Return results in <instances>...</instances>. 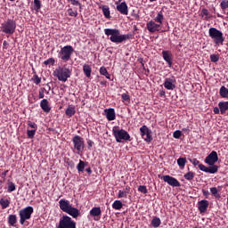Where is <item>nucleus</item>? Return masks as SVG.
<instances>
[{
  "label": "nucleus",
  "instance_id": "f257e3e1",
  "mask_svg": "<svg viewBox=\"0 0 228 228\" xmlns=\"http://www.w3.org/2000/svg\"><path fill=\"white\" fill-rule=\"evenodd\" d=\"M216 161H218V153L213 151L205 159V163L209 165V167L203 164H200L199 168L201 172H206V174H216V172H218V166L215 165Z\"/></svg>",
  "mask_w": 228,
  "mask_h": 228
},
{
  "label": "nucleus",
  "instance_id": "f03ea898",
  "mask_svg": "<svg viewBox=\"0 0 228 228\" xmlns=\"http://www.w3.org/2000/svg\"><path fill=\"white\" fill-rule=\"evenodd\" d=\"M104 33L106 36H110V40L116 44L123 43L124 41L130 39L132 37L130 34L121 35L120 30L116 28H106L104 29Z\"/></svg>",
  "mask_w": 228,
  "mask_h": 228
},
{
  "label": "nucleus",
  "instance_id": "7ed1b4c3",
  "mask_svg": "<svg viewBox=\"0 0 228 228\" xmlns=\"http://www.w3.org/2000/svg\"><path fill=\"white\" fill-rule=\"evenodd\" d=\"M59 208L62 212L70 216L74 219H77L80 216L79 209L77 208H74L70 204L69 200H64V199L60 200Z\"/></svg>",
  "mask_w": 228,
  "mask_h": 228
},
{
  "label": "nucleus",
  "instance_id": "20e7f679",
  "mask_svg": "<svg viewBox=\"0 0 228 228\" xmlns=\"http://www.w3.org/2000/svg\"><path fill=\"white\" fill-rule=\"evenodd\" d=\"M112 134L117 143H122V142H131L130 134L124 129H120L119 126L112 127Z\"/></svg>",
  "mask_w": 228,
  "mask_h": 228
},
{
  "label": "nucleus",
  "instance_id": "39448f33",
  "mask_svg": "<svg viewBox=\"0 0 228 228\" xmlns=\"http://www.w3.org/2000/svg\"><path fill=\"white\" fill-rule=\"evenodd\" d=\"M71 75L72 70L66 67H58L53 70V77H56L61 82H67Z\"/></svg>",
  "mask_w": 228,
  "mask_h": 228
},
{
  "label": "nucleus",
  "instance_id": "423d86ee",
  "mask_svg": "<svg viewBox=\"0 0 228 228\" xmlns=\"http://www.w3.org/2000/svg\"><path fill=\"white\" fill-rule=\"evenodd\" d=\"M17 28V23L14 20L8 19L5 22L0 26V30L5 34L12 35Z\"/></svg>",
  "mask_w": 228,
  "mask_h": 228
},
{
  "label": "nucleus",
  "instance_id": "0eeeda50",
  "mask_svg": "<svg viewBox=\"0 0 228 228\" xmlns=\"http://www.w3.org/2000/svg\"><path fill=\"white\" fill-rule=\"evenodd\" d=\"M34 213V208L31 206H28L19 211V216H20V224L21 225H24L26 221L30 220L31 216Z\"/></svg>",
  "mask_w": 228,
  "mask_h": 228
},
{
  "label": "nucleus",
  "instance_id": "6e6552de",
  "mask_svg": "<svg viewBox=\"0 0 228 228\" xmlns=\"http://www.w3.org/2000/svg\"><path fill=\"white\" fill-rule=\"evenodd\" d=\"M57 228H77V223L67 215L60 218Z\"/></svg>",
  "mask_w": 228,
  "mask_h": 228
},
{
  "label": "nucleus",
  "instance_id": "1a4fd4ad",
  "mask_svg": "<svg viewBox=\"0 0 228 228\" xmlns=\"http://www.w3.org/2000/svg\"><path fill=\"white\" fill-rule=\"evenodd\" d=\"M209 37L214 40L216 45H223L224 38L223 33L216 28L208 29Z\"/></svg>",
  "mask_w": 228,
  "mask_h": 228
},
{
  "label": "nucleus",
  "instance_id": "9d476101",
  "mask_svg": "<svg viewBox=\"0 0 228 228\" xmlns=\"http://www.w3.org/2000/svg\"><path fill=\"white\" fill-rule=\"evenodd\" d=\"M74 52L75 50L73 46L71 45L63 46L59 52V58H61L64 62H67L71 59V56Z\"/></svg>",
  "mask_w": 228,
  "mask_h": 228
},
{
  "label": "nucleus",
  "instance_id": "9b49d317",
  "mask_svg": "<svg viewBox=\"0 0 228 228\" xmlns=\"http://www.w3.org/2000/svg\"><path fill=\"white\" fill-rule=\"evenodd\" d=\"M140 133L144 142H146L147 143H151V142H152V131L146 125L142 126L140 128Z\"/></svg>",
  "mask_w": 228,
  "mask_h": 228
},
{
  "label": "nucleus",
  "instance_id": "f8f14e48",
  "mask_svg": "<svg viewBox=\"0 0 228 228\" xmlns=\"http://www.w3.org/2000/svg\"><path fill=\"white\" fill-rule=\"evenodd\" d=\"M72 142H73L74 149H76V151H77V152H82V151H84L85 140L83 137H81L79 135H75L72 138Z\"/></svg>",
  "mask_w": 228,
  "mask_h": 228
},
{
  "label": "nucleus",
  "instance_id": "ddd939ff",
  "mask_svg": "<svg viewBox=\"0 0 228 228\" xmlns=\"http://www.w3.org/2000/svg\"><path fill=\"white\" fill-rule=\"evenodd\" d=\"M162 179L165 183H167L171 187H174V188L181 187V183H179L176 178H174L168 175H164Z\"/></svg>",
  "mask_w": 228,
  "mask_h": 228
},
{
  "label": "nucleus",
  "instance_id": "4468645a",
  "mask_svg": "<svg viewBox=\"0 0 228 228\" xmlns=\"http://www.w3.org/2000/svg\"><path fill=\"white\" fill-rule=\"evenodd\" d=\"M103 111L109 122H112L113 120H116L117 116H116V110L114 108L105 109Z\"/></svg>",
  "mask_w": 228,
  "mask_h": 228
},
{
  "label": "nucleus",
  "instance_id": "2eb2a0df",
  "mask_svg": "<svg viewBox=\"0 0 228 228\" xmlns=\"http://www.w3.org/2000/svg\"><path fill=\"white\" fill-rule=\"evenodd\" d=\"M161 25L157 24L155 21L151 20L147 23L146 28L151 33H155L156 31L160 30Z\"/></svg>",
  "mask_w": 228,
  "mask_h": 228
},
{
  "label": "nucleus",
  "instance_id": "dca6fc26",
  "mask_svg": "<svg viewBox=\"0 0 228 228\" xmlns=\"http://www.w3.org/2000/svg\"><path fill=\"white\" fill-rule=\"evenodd\" d=\"M209 207V201L206 200H202L198 202V209L200 214H204L208 211V208Z\"/></svg>",
  "mask_w": 228,
  "mask_h": 228
},
{
  "label": "nucleus",
  "instance_id": "f3484780",
  "mask_svg": "<svg viewBox=\"0 0 228 228\" xmlns=\"http://www.w3.org/2000/svg\"><path fill=\"white\" fill-rule=\"evenodd\" d=\"M164 87L167 90H174L175 88V79L170 77L166 78Z\"/></svg>",
  "mask_w": 228,
  "mask_h": 228
},
{
  "label": "nucleus",
  "instance_id": "a211bd4d",
  "mask_svg": "<svg viewBox=\"0 0 228 228\" xmlns=\"http://www.w3.org/2000/svg\"><path fill=\"white\" fill-rule=\"evenodd\" d=\"M162 57L164 61L167 63L168 67H172V53L170 51H163Z\"/></svg>",
  "mask_w": 228,
  "mask_h": 228
},
{
  "label": "nucleus",
  "instance_id": "6ab92c4d",
  "mask_svg": "<svg viewBox=\"0 0 228 228\" xmlns=\"http://www.w3.org/2000/svg\"><path fill=\"white\" fill-rule=\"evenodd\" d=\"M117 10L124 15H128L129 10H128V5L126 2H122L118 5H117Z\"/></svg>",
  "mask_w": 228,
  "mask_h": 228
},
{
  "label": "nucleus",
  "instance_id": "aec40b11",
  "mask_svg": "<svg viewBox=\"0 0 228 228\" xmlns=\"http://www.w3.org/2000/svg\"><path fill=\"white\" fill-rule=\"evenodd\" d=\"M40 107L41 109L45 112V113H48L51 111L52 108L50 107L49 105V102L47 99H43L41 102H40Z\"/></svg>",
  "mask_w": 228,
  "mask_h": 228
},
{
  "label": "nucleus",
  "instance_id": "412c9836",
  "mask_svg": "<svg viewBox=\"0 0 228 228\" xmlns=\"http://www.w3.org/2000/svg\"><path fill=\"white\" fill-rule=\"evenodd\" d=\"M102 211L100 207H94L90 210L89 215L92 217H100L102 216Z\"/></svg>",
  "mask_w": 228,
  "mask_h": 228
},
{
  "label": "nucleus",
  "instance_id": "4be33fe9",
  "mask_svg": "<svg viewBox=\"0 0 228 228\" xmlns=\"http://www.w3.org/2000/svg\"><path fill=\"white\" fill-rule=\"evenodd\" d=\"M65 114L69 117L71 118L73 115L76 114V107L73 105H69L68 108L65 110Z\"/></svg>",
  "mask_w": 228,
  "mask_h": 228
},
{
  "label": "nucleus",
  "instance_id": "5701e85b",
  "mask_svg": "<svg viewBox=\"0 0 228 228\" xmlns=\"http://www.w3.org/2000/svg\"><path fill=\"white\" fill-rule=\"evenodd\" d=\"M218 107L220 109V113L224 114L225 111L228 110V102H220L218 103Z\"/></svg>",
  "mask_w": 228,
  "mask_h": 228
},
{
  "label": "nucleus",
  "instance_id": "b1692460",
  "mask_svg": "<svg viewBox=\"0 0 228 228\" xmlns=\"http://www.w3.org/2000/svg\"><path fill=\"white\" fill-rule=\"evenodd\" d=\"M88 162H85L84 160H79L78 164L77 165V172H85L86 167H87Z\"/></svg>",
  "mask_w": 228,
  "mask_h": 228
},
{
  "label": "nucleus",
  "instance_id": "393cba45",
  "mask_svg": "<svg viewBox=\"0 0 228 228\" xmlns=\"http://www.w3.org/2000/svg\"><path fill=\"white\" fill-rule=\"evenodd\" d=\"M83 71L87 77H90L92 76L93 69L90 65H88V64L84 65Z\"/></svg>",
  "mask_w": 228,
  "mask_h": 228
},
{
  "label": "nucleus",
  "instance_id": "a878e982",
  "mask_svg": "<svg viewBox=\"0 0 228 228\" xmlns=\"http://www.w3.org/2000/svg\"><path fill=\"white\" fill-rule=\"evenodd\" d=\"M151 225L154 228H159L161 225V219L158 216H154L151 220Z\"/></svg>",
  "mask_w": 228,
  "mask_h": 228
},
{
  "label": "nucleus",
  "instance_id": "bb28decb",
  "mask_svg": "<svg viewBox=\"0 0 228 228\" xmlns=\"http://www.w3.org/2000/svg\"><path fill=\"white\" fill-rule=\"evenodd\" d=\"M17 224V216L16 215H10L8 216V224L10 226H15V224Z\"/></svg>",
  "mask_w": 228,
  "mask_h": 228
},
{
  "label": "nucleus",
  "instance_id": "cd10ccee",
  "mask_svg": "<svg viewBox=\"0 0 228 228\" xmlns=\"http://www.w3.org/2000/svg\"><path fill=\"white\" fill-rule=\"evenodd\" d=\"M102 13L104 15L105 18L107 19H110L111 16H110V9L108 5H104L102 7Z\"/></svg>",
  "mask_w": 228,
  "mask_h": 228
},
{
  "label": "nucleus",
  "instance_id": "c85d7f7f",
  "mask_svg": "<svg viewBox=\"0 0 228 228\" xmlns=\"http://www.w3.org/2000/svg\"><path fill=\"white\" fill-rule=\"evenodd\" d=\"M11 201L9 200L1 199L0 200V206L2 209H6L10 207Z\"/></svg>",
  "mask_w": 228,
  "mask_h": 228
},
{
  "label": "nucleus",
  "instance_id": "c756f323",
  "mask_svg": "<svg viewBox=\"0 0 228 228\" xmlns=\"http://www.w3.org/2000/svg\"><path fill=\"white\" fill-rule=\"evenodd\" d=\"M112 208L115 210H121L123 208V203L121 200H115L112 204Z\"/></svg>",
  "mask_w": 228,
  "mask_h": 228
},
{
  "label": "nucleus",
  "instance_id": "7c9ffc66",
  "mask_svg": "<svg viewBox=\"0 0 228 228\" xmlns=\"http://www.w3.org/2000/svg\"><path fill=\"white\" fill-rule=\"evenodd\" d=\"M210 193L213 197H215L217 200H219L221 198V196L218 192V189L216 187H211L210 188Z\"/></svg>",
  "mask_w": 228,
  "mask_h": 228
},
{
  "label": "nucleus",
  "instance_id": "2f4dec72",
  "mask_svg": "<svg viewBox=\"0 0 228 228\" xmlns=\"http://www.w3.org/2000/svg\"><path fill=\"white\" fill-rule=\"evenodd\" d=\"M219 94L223 97V98H228V89L225 86H221L220 90H219Z\"/></svg>",
  "mask_w": 228,
  "mask_h": 228
},
{
  "label": "nucleus",
  "instance_id": "473e14b6",
  "mask_svg": "<svg viewBox=\"0 0 228 228\" xmlns=\"http://www.w3.org/2000/svg\"><path fill=\"white\" fill-rule=\"evenodd\" d=\"M184 179L186 180V181H189V182H191V181H193V178L195 177V173H193V172H191V171H189L188 173H186L185 175H184Z\"/></svg>",
  "mask_w": 228,
  "mask_h": 228
},
{
  "label": "nucleus",
  "instance_id": "72a5a7b5",
  "mask_svg": "<svg viewBox=\"0 0 228 228\" xmlns=\"http://www.w3.org/2000/svg\"><path fill=\"white\" fill-rule=\"evenodd\" d=\"M7 192L8 193H12V192H13V191H16V185H15V183H12V182H9L8 183H7Z\"/></svg>",
  "mask_w": 228,
  "mask_h": 228
},
{
  "label": "nucleus",
  "instance_id": "f704fd0d",
  "mask_svg": "<svg viewBox=\"0 0 228 228\" xmlns=\"http://www.w3.org/2000/svg\"><path fill=\"white\" fill-rule=\"evenodd\" d=\"M165 17L163 16V12H159L157 17L154 19L155 22L159 23L160 25L163 24V20Z\"/></svg>",
  "mask_w": 228,
  "mask_h": 228
},
{
  "label": "nucleus",
  "instance_id": "c9c22d12",
  "mask_svg": "<svg viewBox=\"0 0 228 228\" xmlns=\"http://www.w3.org/2000/svg\"><path fill=\"white\" fill-rule=\"evenodd\" d=\"M177 165L181 168H184V167L186 166V158H179L177 159Z\"/></svg>",
  "mask_w": 228,
  "mask_h": 228
},
{
  "label": "nucleus",
  "instance_id": "e433bc0d",
  "mask_svg": "<svg viewBox=\"0 0 228 228\" xmlns=\"http://www.w3.org/2000/svg\"><path fill=\"white\" fill-rule=\"evenodd\" d=\"M42 8V3L40 0H34V10L37 12H39V10Z\"/></svg>",
  "mask_w": 228,
  "mask_h": 228
},
{
  "label": "nucleus",
  "instance_id": "4c0bfd02",
  "mask_svg": "<svg viewBox=\"0 0 228 228\" xmlns=\"http://www.w3.org/2000/svg\"><path fill=\"white\" fill-rule=\"evenodd\" d=\"M138 191L142 193V194H147L148 193V188L145 185H140L138 187Z\"/></svg>",
  "mask_w": 228,
  "mask_h": 228
},
{
  "label": "nucleus",
  "instance_id": "58836bf2",
  "mask_svg": "<svg viewBox=\"0 0 228 228\" xmlns=\"http://www.w3.org/2000/svg\"><path fill=\"white\" fill-rule=\"evenodd\" d=\"M118 199H127V194L126 191L119 190L118 194Z\"/></svg>",
  "mask_w": 228,
  "mask_h": 228
},
{
  "label": "nucleus",
  "instance_id": "ea45409f",
  "mask_svg": "<svg viewBox=\"0 0 228 228\" xmlns=\"http://www.w3.org/2000/svg\"><path fill=\"white\" fill-rule=\"evenodd\" d=\"M32 80L36 85H39L42 81V79L37 74L33 76Z\"/></svg>",
  "mask_w": 228,
  "mask_h": 228
},
{
  "label": "nucleus",
  "instance_id": "a19ab883",
  "mask_svg": "<svg viewBox=\"0 0 228 228\" xmlns=\"http://www.w3.org/2000/svg\"><path fill=\"white\" fill-rule=\"evenodd\" d=\"M220 60V55L219 54H212L210 55V61L212 62H216Z\"/></svg>",
  "mask_w": 228,
  "mask_h": 228
},
{
  "label": "nucleus",
  "instance_id": "79ce46f5",
  "mask_svg": "<svg viewBox=\"0 0 228 228\" xmlns=\"http://www.w3.org/2000/svg\"><path fill=\"white\" fill-rule=\"evenodd\" d=\"M36 133H37V130H27L28 138H34Z\"/></svg>",
  "mask_w": 228,
  "mask_h": 228
},
{
  "label": "nucleus",
  "instance_id": "37998d69",
  "mask_svg": "<svg viewBox=\"0 0 228 228\" xmlns=\"http://www.w3.org/2000/svg\"><path fill=\"white\" fill-rule=\"evenodd\" d=\"M45 65H54L55 64V60L54 58H49L48 60L44 61Z\"/></svg>",
  "mask_w": 228,
  "mask_h": 228
},
{
  "label": "nucleus",
  "instance_id": "c03bdc74",
  "mask_svg": "<svg viewBox=\"0 0 228 228\" xmlns=\"http://www.w3.org/2000/svg\"><path fill=\"white\" fill-rule=\"evenodd\" d=\"M68 14L71 17H77L78 12H77V11H73V9H69Z\"/></svg>",
  "mask_w": 228,
  "mask_h": 228
},
{
  "label": "nucleus",
  "instance_id": "a18cd8bd",
  "mask_svg": "<svg viewBox=\"0 0 228 228\" xmlns=\"http://www.w3.org/2000/svg\"><path fill=\"white\" fill-rule=\"evenodd\" d=\"M173 137L175 139H179L181 138V131L180 130H176L173 133Z\"/></svg>",
  "mask_w": 228,
  "mask_h": 228
},
{
  "label": "nucleus",
  "instance_id": "49530a36",
  "mask_svg": "<svg viewBox=\"0 0 228 228\" xmlns=\"http://www.w3.org/2000/svg\"><path fill=\"white\" fill-rule=\"evenodd\" d=\"M220 6L223 10H225L228 8V1H222L220 4Z\"/></svg>",
  "mask_w": 228,
  "mask_h": 228
},
{
  "label": "nucleus",
  "instance_id": "de8ad7c7",
  "mask_svg": "<svg viewBox=\"0 0 228 228\" xmlns=\"http://www.w3.org/2000/svg\"><path fill=\"white\" fill-rule=\"evenodd\" d=\"M191 163H192V165H194V167H199V165H200V161H199V159H190Z\"/></svg>",
  "mask_w": 228,
  "mask_h": 228
},
{
  "label": "nucleus",
  "instance_id": "09e8293b",
  "mask_svg": "<svg viewBox=\"0 0 228 228\" xmlns=\"http://www.w3.org/2000/svg\"><path fill=\"white\" fill-rule=\"evenodd\" d=\"M121 98H122L123 101H130V100H131L130 95L127 94H123L121 95Z\"/></svg>",
  "mask_w": 228,
  "mask_h": 228
},
{
  "label": "nucleus",
  "instance_id": "8fccbe9b",
  "mask_svg": "<svg viewBox=\"0 0 228 228\" xmlns=\"http://www.w3.org/2000/svg\"><path fill=\"white\" fill-rule=\"evenodd\" d=\"M99 71L101 75L104 76L105 74H107L108 69L105 67H101Z\"/></svg>",
  "mask_w": 228,
  "mask_h": 228
},
{
  "label": "nucleus",
  "instance_id": "3c124183",
  "mask_svg": "<svg viewBox=\"0 0 228 228\" xmlns=\"http://www.w3.org/2000/svg\"><path fill=\"white\" fill-rule=\"evenodd\" d=\"M28 126L36 131L37 129V125L36 123L28 122Z\"/></svg>",
  "mask_w": 228,
  "mask_h": 228
},
{
  "label": "nucleus",
  "instance_id": "603ef678",
  "mask_svg": "<svg viewBox=\"0 0 228 228\" xmlns=\"http://www.w3.org/2000/svg\"><path fill=\"white\" fill-rule=\"evenodd\" d=\"M38 98H45V90L43 88L39 89Z\"/></svg>",
  "mask_w": 228,
  "mask_h": 228
},
{
  "label": "nucleus",
  "instance_id": "864d4df0",
  "mask_svg": "<svg viewBox=\"0 0 228 228\" xmlns=\"http://www.w3.org/2000/svg\"><path fill=\"white\" fill-rule=\"evenodd\" d=\"M202 194L206 199H209V191L208 190H202Z\"/></svg>",
  "mask_w": 228,
  "mask_h": 228
},
{
  "label": "nucleus",
  "instance_id": "5fc2aeb1",
  "mask_svg": "<svg viewBox=\"0 0 228 228\" xmlns=\"http://www.w3.org/2000/svg\"><path fill=\"white\" fill-rule=\"evenodd\" d=\"M71 4H73V5H78L80 9L82 8V4H81V3H80L78 0H73V1L71 2Z\"/></svg>",
  "mask_w": 228,
  "mask_h": 228
},
{
  "label": "nucleus",
  "instance_id": "6e6d98bb",
  "mask_svg": "<svg viewBox=\"0 0 228 228\" xmlns=\"http://www.w3.org/2000/svg\"><path fill=\"white\" fill-rule=\"evenodd\" d=\"M201 13L202 15L208 16L209 11H208V9H202Z\"/></svg>",
  "mask_w": 228,
  "mask_h": 228
},
{
  "label": "nucleus",
  "instance_id": "4d7b16f0",
  "mask_svg": "<svg viewBox=\"0 0 228 228\" xmlns=\"http://www.w3.org/2000/svg\"><path fill=\"white\" fill-rule=\"evenodd\" d=\"M213 110L215 114H220V107H215Z\"/></svg>",
  "mask_w": 228,
  "mask_h": 228
},
{
  "label": "nucleus",
  "instance_id": "13d9d810",
  "mask_svg": "<svg viewBox=\"0 0 228 228\" xmlns=\"http://www.w3.org/2000/svg\"><path fill=\"white\" fill-rule=\"evenodd\" d=\"M8 45H9V43L7 41L3 42V48L4 49H8Z\"/></svg>",
  "mask_w": 228,
  "mask_h": 228
},
{
  "label": "nucleus",
  "instance_id": "bf43d9fd",
  "mask_svg": "<svg viewBox=\"0 0 228 228\" xmlns=\"http://www.w3.org/2000/svg\"><path fill=\"white\" fill-rule=\"evenodd\" d=\"M130 191H131V187L126 186V189H125V192L128 195V194H130Z\"/></svg>",
  "mask_w": 228,
  "mask_h": 228
},
{
  "label": "nucleus",
  "instance_id": "052dcab7",
  "mask_svg": "<svg viewBox=\"0 0 228 228\" xmlns=\"http://www.w3.org/2000/svg\"><path fill=\"white\" fill-rule=\"evenodd\" d=\"M87 145L89 148L93 147L94 142L92 140L87 141Z\"/></svg>",
  "mask_w": 228,
  "mask_h": 228
},
{
  "label": "nucleus",
  "instance_id": "680f3d73",
  "mask_svg": "<svg viewBox=\"0 0 228 228\" xmlns=\"http://www.w3.org/2000/svg\"><path fill=\"white\" fill-rule=\"evenodd\" d=\"M86 172H87V174H89V175L93 174V170L91 167L86 168Z\"/></svg>",
  "mask_w": 228,
  "mask_h": 228
},
{
  "label": "nucleus",
  "instance_id": "e2e57ef3",
  "mask_svg": "<svg viewBox=\"0 0 228 228\" xmlns=\"http://www.w3.org/2000/svg\"><path fill=\"white\" fill-rule=\"evenodd\" d=\"M103 76H105L106 78L110 79V74L109 73V71Z\"/></svg>",
  "mask_w": 228,
  "mask_h": 228
},
{
  "label": "nucleus",
  "instance_id": "0e129e2a",
  "mask_svg": "<svg viewBox=\"0 0 228 228\" xmlns=\"http://www.w3.org/2000/svg\"><path fill=\"white\" fill-rule=\"evenodd\" d=\"M100 84H101L102 86H107V81H102Z\"/></svg>",
  "mask_w": 228,
  "mask_h": 228
},
{
  "label": "nucleus",
  "instance_id": "69168bd1",
  "mask_svg": "<svg viewBox=\"0 0 228 228\" xmlns=\"http://www.w3.org/2000/svg\"><path fill=\"white\" fill-rule=\"evenodd\" d=\"M70 167H74V162L73 161H71V162H69V164Z\"/></svg>",
  "mask_w": 228,
  "mask_h": 228
},
{
  "label": "nucleus",
  "instance_id": "338daca9",
  "mask_svg": "<svg viewBox=\"0 0 228 228\" xmlns=\"http://www.w3.org/2000/svg\"><path fill=\"white\" fill-rule=\"evenodd\" d=\"M134 17H135L136 19H140V15H139V14H134Z\"/></svg>",
  "mask_w": 228,
  "mask_h": 228
},
{
  "label": "nucleus",
  "instance_id": "774afa93",
  "mask_svg": "<svg viewBox=\"0 0 228 228\" xmlns=\"http://www.w3.org/2000/svg\"><path fill=\"white\" fill-rule=\"evenodd\" d=\"M183 131H188V128H183Z\"/></svg>",
  "mask_w": 228,
  "mask_h": 228
}]
</instances>
